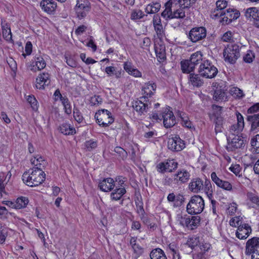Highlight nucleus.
<instances>
[{"instance_id":"nucleus-46","label":"nucleus","mask_w":259,"mask_h":259,"mask_svg":"<svg viewBox=\"0 0 259 259\" xmlns=\"http://www.w3.org/2000/svg\"><path fill=\"white\" fill-rule=\"evenodd\" d=\"M73 117L75 120L78 123H81L83 120V117L79 110L76 107L73 108Z\"/></svg>"},{"instance_id":"nucleus-25","label":"nucleus","mask_w":259,"mask_h":259,"mask_svg":"<svg viewBox=\"0 0 259 259\" xmlns=\"http://www.w3.org/2000/svg\"><path fill=\"white\" fill-rule=\"evenodd\" d=\"M155 52L158 61L162 62L166 59L165 47L163 43L155 44Z\"/></svg>"},{"instance_id":"nucleus-21","label":"nucleus","mask_w":259,"mask_h":259,"mask_svg":"<svg viewBox=\"0 0 259 259\" xmlns=\"http://www.w3.org/2000/svg\"><path fill=\"white\" fill-rule=\"evenodd\" d=\"M156 88V85L154 83H150V82L146 83L143 88V94L144 96L140 98V99L146 101V99L151 97L154 94V92Z\"/></svg>"},{"instance_id":"nucleus-42","label":"nucleus","mask_w":259,"mask_h":259,"mask_svg":"<svg viewBox=\"0 0 259 259\" xmlns=\"http://www.w3.org/2000/svg\"><path fill=\"white\" fill-rule=\"evenodd\" d=\"M178 220L180 225L183 226L189 227L190 226V216L185 214L184 215H178Z\"/></svg>"},{"instance_id":"nucleus-27","label":"nucleus","mask_w":259,"mask_h":259,"mask_svg":"<svg viewBox=\"0 0 259 259\" xmlns=\"http://www.w3.org/2000/svg\"><path fill=\"white\" fill-rule=\"evenodd\" d=\"M247 205L249 207L257 208L259 206V196L255 193L247 192L246 194Z\"/></svg>"},{"instance_id":"nucleus-20","label":"nucleus","mask_w":259,"mask_h":259,"mask_svg":"<svg viewBox=\"0 0 259 259\" xmlns=\"http://www.w3.org/2000/svg\"><path fill=\"white\" fill-rule=\"evenodd\" d=\"M251 232V227L247 224H243L238 227L236 235L239 239H244L248 237Z\"/></svg>"},{"instance_id":"nucleus-7","label":"nucleus","mask_w":259,"mask_h":259,"mask_svg":"<svg viewBox=\"0 0 259 259\" xmlns=\"http://www.w3.org/2000/svg\"><path fill=\"white\" fill-rule=\"evenodd\" d=\"M95 118L97 123L103 127L109 126L114 121V118L111 116V113L106 109L99 110L98 112L96 113Z\"/></svg>"},{"instance_id":"nucleus-61","label":"nucleus","mask_w":259,"mask_h":259,"mask_svg":"<svg viewBox=\"0 0 259 259\" xmlns=\"http://www.w3.org/2000/svg\"><path fill=\"white\" fill-rule=\"evenodd\" d=\"M156 167L157 171L160 173L163 174L165 172L168 171V170H167L165 162L159 163L158 164H157Z\"/></svg>"},{"instance_id":"nucleus-38","label":"nucleus","mask_w":259,"mask_h":259,"mask_svg":"<svg viewBox=\"0 0 259 259\" xmlns=\"http://www.w3.org/2000/svg\"><path fill=\"white\" fill-rule=\"evenodd\" d=\"M9 230V229L5 225L0 224V244H2L5 242Z\"/></svg>"},{"instance_id":"nucleus-51","label":"nucleus","mask_w":259,"mask_h":259,"mask_svg":"<svg viewBox=\"0 0 259 259\" xmlns=\"http://www.w3.org/2000/svg\"><path fill=\"white\" fill-rule=\"evenodd\" d=\"M231 93L234 97L238 98H242L244 96L243 91L237 87L232 88Z\"/></svg>"},{"instance_id":"nucleus-6","label":"nucleus","mask_w":259,"mask_h":259,"mask_svg":"<svg viewBox=\"0 0 259 259\" xmlns=\"http://www.w3.org/2000/svg\"><path fill=\"white\" fill-rule=\"evenodd\" d=\"M198 72L206 78H214L218 73V69L208 60H204L199 65Z\"/></svg>"},{"instance_id":"nucleus-16","label":"nucleus","mask_w":259,"mask_h":259,"mask_svg":"<svg viewBox=\"0 0 259 259\" xmlns=\"http://www.w3.org/2000/svg\"><path fill=\"white\" fill-rule=\"evenodd\" d=\"M247 18H252L253 25L259 28V10L255 7L248 8L245 13Z\"/></svg>"},{"instance_id":"nucleus-2","label":"nucleus","mask_w":259,"mask_h":259,"mask_svg":"<svg viewBox=\"0 0 259 259\" xmlns=\"http://www.w3.org/2000/svg\"><path fill=\"white\" fill-rule=\"evenodd\" d=\"M46 174L42 170L32 168L22 175V180L30 187L39 185L45 180Z\"/></svg>"},{"instance_id":"nucleus-45","label":"nucleus","mask_w":259,"mask_h":259,"mask_svg":"<svg viewBox=\"0 0 259 259\" xmlns=\"http://www.w3.org/2000/svg\"><path fill=\"white\" fill-rule=\"evenodd\" d=\"M213 114L211 116V119L215 117H221L222 113V107L217 105L212 106Z\"/></svg>"},{"instance_id":"nucleus-23","label":"nucleus","mask_w":259,"mask_h":259,"mask_svg":"<svg viewBox=\"0 0 259 259\" xmlns=\"http://www.w3.org/2000/svg\"><path fill=\"white\" fill-rule=\"evenodd\" d=\"M50 83V75L48 73L40 74L36 78V87L39 89H43L45 86L48 85Z\"/></svg>"},{"instance_id":"nucleus-4","label":"nucleus","mask_w":259,"mask_h":259,"mask_svg":"<svg viewBox=\"0 0 259 259\" xmlns=\"http://www.w3.org/2000/svg\"><path fill=\"white\" fill-rule=\"evenodd\" d=\"M204 208V202L203 198L199 195H194L187 205L186 211L190 214H196L201 213Z\"/></svg>"},{"instance_id":"nucleus-28","label":"nucleus","mask_w":259,"mask_h":259,"mask_svg":"<svg viewBox=\"0 0 259 259\" xmlns=\"http://www.w3.org/2000/svg\"><path fill=\"white\" fill-rule=\"evenodd\" d=\"M247 120L251 124L250 131L257 132L259 127V113L248 115Z\"/></svg>"},{"instance_id":"nucleus-18","label":"nucleus","mask_w":259,"mask_h":259,"mask_svg":"<svg viewBox=\"0 0 259 259\" xmlns=\"http://www.w3.org/2000/svg\"><path fill=\"white\" fill-rule=\"evenodd\" d=\"M143 100H137L135 101L133 104V107L137 112L138 115H145L148 111V104L144 103Z\"/></svg>"},{"instance_id":"nucleus-9","label":"nucleus","mask_w":259,"mask_h":259,"mask_svg":"<svg viewBox=\"0 0 259 259\" xmlns=\"http://www.w3.org/2000/svg\"><path fill=\"white\" fill-rule=\"evenodd\" d=\"M91 9V3L89 0H77L74 10L79 19L84 18Z\"/></svg>"},{"instance_id":"nucleus-37","label":"nucleus","mask_w":259,"mask_h":259,"mask_svg":"<svg viewBox=\"0 0 259 259\" xmlns=\"http://www.w3.org/2000/svg\"><path fill=\"white\" fill-rule=\"evenodd\" d=\"M29 200L25 197H20L17 199L15 202V208L21 209L26 206Z\"/></svg>"},{"instance_id":"nucleus-26","label":"nucleus","mask_w":259,"mask_h":259,"mask_svg":"<svg viewBox=\"0 0 259 259\" xmlns=\"http://www.w3.org/2000/svg\"><path fill=\"white\" fill-rule=\"evenodd\" d=\"M203 188V181L200 178H195L191 180L189 185V190L194 192L198 193Z\"/></svg>"},{"instance_id":"nucleus-43","label":"nucleus","mask_w":259,"mask_h":259,"mask_svg":"<svg viewBox=\"0 0 259 259\" xmlns=\"http://www.w3.org/2000/svg\"><path fill=\"white\" fill-rule=\"evenodd\" d=\"M224 10L219 9L217 7L211 11L210 17L212 19H217L221 17H224Z\"/></svg>"},{"instance_id":"nucleus-11","label":"nucleus","mask_w":259,"mask_h":259,"mask_svg":"<svg viewBox=\"0 0 259 259\" xmlns=\"http://www.w3.org/2000/svg\"><path fill=\"white\" fill-rule=\"evenodd\" d=\"M206 36V30L203 27H195L189 32V38L193 42H196L204 38Z\"/></svg>"},{"instance_id":"nucleus-55","label":"nucleus","mask_w":259,"mask_h":259,"mask_svg":"<svg viewBox=\"0 0 259 259\" xmlns=\"http://www.w3.org/2000/svg\"><path fill=\"white\" fill-rule=\"evenodd\" d=\"M233 39V34L230 31L225 32L222 36V40L225 42H229Z\"/></svg>"},{"instance_id":"nucleus-52","label":"nucleus","mask_w":259,"mask_h":259,"mask_svg":"<svg viewBox=\"0 0 259 259\" xmlns=\"http://www.w3.org/2000/svg\"><path fill=\"white\" fill-rule=\"evenodd\" d=\"M205 191L208 198L211 199L212 197V190L209 181H206L205 182Z\"/></svg>"},{"instance_id":"nucleus-57","label":"nucleus","mask_w":259,"mask_h":259,"mask_svg":"<svg viewBox=\"0 0 259 259\" xmlns=\"http://www.w3.org/2000/svg\"><path fill=\"white\" fill-rule=\"evenodd\" d=\"M230 170L233 172L236 176H240V172L241 171V168L239 164L232 165L230 167Z\"/></svg>"},{"instance_id":"nucleus-33","label":"nucleus","mask_w":259,"mask_h":259,"mask_svg":"<svg viewBox=\"0 0 259 259\" xmlns=\"http://www.w3.org/2000/svg\"><path fill=\"white\" fill-rule=\"evenodd\" d=\"M226 90L222 88V87H218L215 90L213 94V99L217 101H220L226 99L227 96Z\"/></svg>"},{"instance_id":"nucleus-62","label":"nucleus","mask_w":259,"mask_h":259,"mask_svg":"<svg viewBox=\"0 0 259 259\" xmlns=\"http://www.w3.org/2000/svg\"><path fill=\"white\" fill-rule=\"evenodd\" d=\"M241 222L240 221L239 218H235L232 219L230 221V224L232 226L239 227L241 225Z\"/></svg>"},{"instance_id":"nucleus-54","label":"nucleus","mask_w":259,"mask_h":259,"mask_svg":"<svg viewBox=\"0 0 259 259\" xmlns=\"http://www.w3.org/2000/svg\"><path fill=\"white\" fill-rule=\"evenodd\" d=\"M144 14L142 11H134L131 14V18L132 20H137L143 18Z\"/></svg>"},{"instance_id":"nucleus-15","label":"nucleus","mask_w":259,"mask_h":259,"mask_svg":"<svg viewBox=\"0 0 259 259\" xmlns=\"http://www.w3.org/2000/svg\"><path fill=\"white\" fill-rule=\"evenodd\" d=\"M237 122L232 125L230 127V133L231 136H234L238 135L240 133L244 126V119L242 115L240 113L237 114Z\"/></svg>"},{"instance_id":"nucleus-34","label":"nucleus","mask_w":259,"mask_h":259,"mask_svg":"<svg viewBox=\"0 0 259 259\" xmlns=\"http://www.w3.org/2000/svg\"><path fill=\"white\" fill-rule=\"evenodd\" d=\"M151 259H167L164 251L159 248L152 250L150 254Z\"/></svg>"},{"instance_id":"nucleus-44","label":"nucleus","mask_w":259,"mask_h":259,"mask_svg":"<svg viewBox=\"0 0 259 259\" xmlns=\"http://www.w3.org/2000/svg\"><path fill=\"white\" fill-rule=\"evenodd\" d=\"M255 58L254 53L251 50H248L243 56V61L247 63H251Z\"/></svg>"},{"instance_id":"nucleus-50","label":"nucleus","mask_w":259,"mask_h":259,"mask_svg":"<svg viewBox=\"0 0 259 259\" xmlns=\"http://www.w3.org/2000/svg\"><path fill=\"white\" fill-rule=\"evenodd\" d=\"M165 163L168 172H172L174 170L177 168L178 163L173 159L168 160Z\"/></svg>"},{"instance_id":"nucleus-36","label":"nucleus","mask_w":259,"mask_h":259,"mask_svg":"<svg viewBox=\"0 0 259 259\" xmlns=\"http://www.w3.org/2000/svg\"><path fill=\"white\" fill-rule=\"evenodd\" d=\"M160 7L161 5L159 3H153L147 6L145 11L148 14H154L159 11Z\"/></svg>"},{"instance_id":"nucleus-31","label":"nucleus","mask_w":259,"mask_h":259,"mask_svg":"<svg viewBox=\"0 0 259 259\" xmlns=\"http://www.w3.org/2000/svg\"><path fill=\"white\" fill-rule=\"evenodd\" d=\"M31 162L34 165L33 168L42 170L45 166L46 162L40 155H37L31 159Z\"/></svg>"},{"instance_id":"nucleus-5","label":"nucleus","mask_w":259,"mask_h":259,"mask_svg":"<svg viewBox=\"0 0 259 259\" xmlns=\"http://www.w3.org/2000/svg\"><path fill=\"white\" fill-rule=\"evenodd\" d=\"M223 56L225 62L234 64L240 57V47L237 44H229L224 50Z\"/></svg>"},{"instance_id":"nucleus-35","label":"nucleus","mask_w":259,"mask_h":259,"mask_svg":"<svg viewBox=\"0 0 259 259\" xmlns=\"http://www.w3.org/2000/svg\"><path fill=\"white\" fill-rule=\"evenodd\" d=\"M60 131L61 133L65 135H73L75 133V130L67 123H63L60 126Z\"/></svg>"},{"instance_id":"nucleus-64","label":"nucleus","mask_w":259,"mask_h":259,"mask_svg":"<svg viewBox=\"0 0 259 259\" xmlns=\"http://www.w3.org/2000/svg\"><path fill=\"white\" fill-rule=\"evenodd\" d=\"M66 62L69 66L71 67H75L77 66L76 61L72 58L65 57Z\"/></svg>"},{"instance_id":"nucleus-12","label":"nucleus","mask_w":259,"mask_h":259,"mask_svg":"<svg viewBox=\"0 0 259 259\" xmlns=\"http://www.w3.org/2000/svg\"><path fill=\"white\" fill-rule=\"evenodd\" d=\"M165 128H170L176 124V120L173 112L169 108L164 109L162 113V118Z\"/></svg>"},{"instance_id":"nucleus-39","label":"nucleus","mask_w":259,"mask_h":259,"mask_svg":"<svg viewBox=\"0 0 259 259\" xmlns=\"http://www.w3.org/2000/svg\"><path fill=\"white\" fill-rule=\"evenodd\" d=\"M2 33L3 36L4 38L7 41H10L12 40V33L11 31L10 27L7 24H6L5 25H3L2 24Z\"/></svg>"},{"instance_id":"nucleus-1","label":"nucleus","mask_w":259,"mask_h":259,"mask_svg":"<svg viewBox=\"0 0 259 259\" xmlns=\"http://www.w3.org/2000/svg\"><path fill=\"white\" fill-rule=\"evenodd\" d=\"M195 2V0H168L165 3V9L161 13V16L165 20L183 19L186 16V11Z\"/></svg>"},{"instance_id":"nucleus-40","label":"nucleus","mask_w":259,"mask_h":259,"mask_svg":"<svg viewBox=\"0 0 259 259\" xmlns=\"http://www.w3.org/2000/svg\"><path fill=\"white\" fill-rule=\"evenodd\" d=\"M213 120L214 123L215 124V131L216 133L222 132L223 124V118L215 117L211 119Z\"/></svg>"},{"instance_id":"nucleus-13","label":"nucleus","mask_w":259,"mask_h":259,"mask_svg":"<svg viewBox=\"0 0 259 259\" xmlns=\"http://www.w3.org/2000/svg\"><path fill=\"white\" fill-rule=\"evenodd\" d=\"M168 148L173 151H180L185 147L184 141L178 136L169 138Z\"/></svg>"},{"instance_id":"nucleus-29","label":"nucleus","mask_w":259,"mask_h":259,"mask_svg":"<svg viewBox=\"0 0 259 259\" xmlns=\"http://www.w3.org/2000/svg\"><path fill=\"white\" fill-rule=\"evenodd\" d=\"M35 65H33L31 68L32 71L36 72L44 69L46 66V63L44 59L40 56H35Z\"/></svg>"},{"instance_id":"nucleus-30","label":"nucleus","mask_w":259,"mask_h":259,"mask_svg":"<svg viewBox=\"0 0 259 259\" xmlns=\"http://www.w3.org/2000/svg\"><path fill=\"white\" fill-rule=\"evenodd\" d=\"M201 75L198 74L190 73L189 75V82L193 87H200L203 84V80L201 78Z\"/></svg>"},{"instance_id":"nucleus-10","label":"nucleus","mask_w":259,"mask_h":259,"mask_svg":"<svg viewBox=\"0 0 259 259\" xmlns=\"http://www.w3.org/2000/svg\"><path fill=\"white\" fill-rule=\"evenodd\" d=\"M228 145L227 149L228 151H233L236 149L243 148L245 145V141L242 137L229 135L227 138Z\"/></svg>"},{"instance_id":"nucleus-48","label":"nucleus","mask_w":259,"mask_h":259,"mask_svg":"<svg viewBox=\"0 0 259 259\" xmlns=\"http://www.w3.org/2000/svg\"><path fill=\"white\" fill-rule=\"evenodd\" d=\"M199 243V239L198 237L193 236L190 238L187 242V245L191 248H194L195 246H197Z\"/></svg>"},{"instance_id":"nucleus-14","label":"nucleus","mask_w":259,"mask_h":259,"mask_svg":"<svg viewBox=\"0 0 259 259\" xmlns=\"http://www.w3.org/2000/svg\"><path fill=\"white\" fill-rule=\"evenodd\" d=\"M240 16V13L235 9L229 8L224 11V17H222L221 22L223 24H229L233 20L237 19Z\"/></svg>"},{"instance_id":"nucleus-24","label":"nucleus","mask_w":259,"mask_h":259,"mask_svg":"<svg viewBox=\"0 0 259 259\" xmlns=\"http://www.w3.org/2000/svg\"><path fill=\"white\" fill-rule=\"evenodd\" d=\"M190 175L188 171L185 169H182L178 171V172L173 176V179L177 183L181 184L186 183L190 178Z\"/></svg>"},{"instance_id":"nucleus-17","label":"nucleus","mask_w":259,"mask_h":259,"mask_svg":"<svg viewBox=\"0 0 259 259\" xmlns=\"http://www.w3.org/2000/svg\"><path fill=\"white\" fill-rule=\"evenodd\" d=\"M212 181L216 184L217 186L227 191L232 190V186L230 183L226 181H223L220 179L217 175L215 172H212L211 174Z\"/></svg>"},{"instance_id":"nucleus-47","label":"nucleus","mask_w":259,"mask_h":259,"mask_svg":"<svg viewBox=\"0 0 259 259\" xmlns=\"http://www.w3.org/2000/svg\"><path fill=\"white\" fill-rule=\"evenodd\" d=\"M28 102L30 104L31 108L34 111L38 109L37 101L33 96H28L27 98Z\"/></svg>"},{"instance_id":"nucleus-19","label":"nucleus","mask_w":259,"mask_h":259,"mask_svg":"<svg viewBox=\"0 0 259 259\" xmlns=\"http://www.w3.org/2000/svg\"><path fill=\"white\" fill-rule=\"evenodd\" d=\"M116 186L113 179L111 178L104 179L99 182L98 185L100 189L103 192L110 191Z\"/></svg>"},{"instance_id":"nucleus-22","label":"nucleus","mask_w":259,"mask_h":259,"mask_svg":"<svg viewBox=\"0 0 259 259\" xmlns=\"http://www.w3.org/2000/svg\"><path fill=\"white\" fill-rule=\"evenodd\" d=\"M40 6L44 12L51 14L55 11L57 4L53 0H42Z\"/></svg>"},{"instance_id":"nucleus-59","label":"nucleus","mask_w":259,"mask_h":259,"mask_svg":"<svg viewBox=\"0 0 259 259\" xmlns=\"http://www.w3.org/2000/svg\"><path fill=\"white\" fill-rule=\"evenodd\" d=\"M91 104L93 105H98L102 102V99L99 96H94L91 99Z\"/></svg>"},{"instance_id":"nucleus-56","label":"nucleus","mask_w":259,"mask_h":259,"mask_svg":"<svg viewBox=\"0 0 259 259\" xmlns=\"http://www.w3.org/2000/svg\"><path fill=\"white\" fill-rule=\"evenodd\" d=\"M154 29L159 37H162L164 35V30L162 24L154 26Z\"/></svg>"},{"instance_id":"nucleus-8","label":"nucleus","mask_w":259,"mask_h":259,"mask_svg":"<svg viewBox=\"0 0 259 259\" xmlns=\"http://www.w3.org/2000/svg\"><path fill=\"white\" fill-rule=\"evenodd\" d=\"M246 253L251 255V259H259V238L253 237L247 241Z\"/></svg>"},{"instance_id":"nucleus-32","label":"nucleus","mask_w":259,"mask_h":259,"mask_svg":"<svg viewBox=\"0 0 259 259\" xmlns=\"http://www.w3.org/2000/svg\"><path fill=\"white\" fill-rule=\"evenodd\" d=\"M118 187L116 186V189L110 194L112 200L116 201L120 199L121 197L126 193L124 187L117 188Z\"/></svg>"},{"instance_id":"nucleus-49","label":"nucleus","mask_w":259,"mask_h":259,"mask_svg":"<svg viewBox=\"0 0 259 259\" xmlns=\"http://www.w3.org/2000/svg\"><path fill=\"white\" fill-rule=\"evenodd\" d=\"M250 144L251 146L254 149L255 151L259 153V135H256L252 138Z\"/></svg>"},{"instance_id":"nucleus-58","label":"nucleus","mask_w":259,"mask_h":259,"mask_svg":"<svg viewBox=\"0 0 259 259\" xmlns=\"http://www.w3.org/2000/svg\"><path fill=\"white\" fill-rule=\"evenodd\" d=\"M228 5V2L226 0H218L216 2V7L220 10H224Z\"/></svg>"},{"instance_id":"nucleus-3","label":"nucleus","mask_w":259,"mask_h":259,"mask_svg":"<svg viewBox=\"0 0 259 259\" xmlns=\"http://www.w3.org/2000/svg\"><path fill=\"white\" fill-rule=\"evenodd\" d=\"M204 61L202 55L200 52H197L191 55L189 60H183L181 62V69L184 73H190L195 68V65L200 64Z\"/></svg>"},{"instance_id":"nucleus-41","label":"nucleus","mask_w":259,"mask_h":259,"mask_svg":"<svg viewBox=\"0 0 259 259\" xmlns=\"http://www.w3.org/2000/svg\"><path fill=\"white\" fill-rule=\"evenodd\" d=\"M11 177L10 172H8L6 175L4 173L1 174L0 175V187L5 188V186L9 181Z\"/></svg>"},{"instance_id":"nucleus-63","label":"nucleus","mask_w":259,"mask_h":259,"mask_svg":"<svg viewBox=\"0 0 259 259\" xmlns=\"http://www.w3.org/2000/svg\"><path fill=\"white\" fill-rule=\"evenodd\" d=\"M114 151L123 157H125L127 155L126 151L120 147H115L114 149Z\"/></svg>"},{"instance_id":"nucleus-53","label":"nucleus","mask_w":259,"mask_h":259,"mask_svg":"<svg viewBox=\"0 0 259 259\" xmlns=\"http://www.w3.org/2000/svg\"><path fill=\"white\" fill-rule=\"evenodd\" d=\"M85 146L88 151H91L97 146V143L96 141L90 140L85 142Z\"/></svg>"},{"instance_id":"nucleus-60","label":"nucleus","mask_w":259,"mask_h":259,"mask_svg":"<svg viewBox=\"0 0 259 259\" xmlns=\"http://www.w3.org/2000/svg\"><path fill=\"white\" fill-rule=\"evenodd\" d=\"M259 112V103L251 106L247 111V114H253Z\"/></svg>"}]
</instances>
